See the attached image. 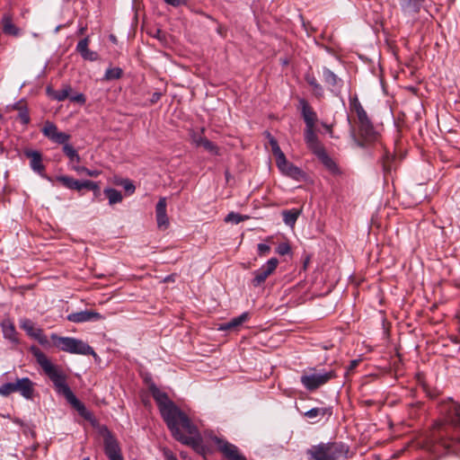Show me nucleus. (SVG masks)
Returning <instances> with one entry per match:
<instances>
[{
	"label": "nucleus",
	"mask_w": 460,
	"mask_h": 460,
	"mask_svg": "<svg viewBox=\"0 0 460 460\" xmlns=\"http://www.w3.org/2000/svg\"><path fill=\"white\" fill-rule=\"evenodd\" d=\"M349 106L357 115L360 137L367 142L375 140L376 131L373 124L356 95L349 98Z\"/></svg>",
	"instance_id": "nucleus-5"
},
{
	"label": "nucleus",
	"mask_w": 460,
	"mask_h": 460,
	"mask_svg": "<svg viewBox=\"0 0 460 460\" xmlns=\"http://www.w3.org/2000/svg\"><path fill=\"white\" fill-rule=\"evenodd\" d=\"M50 338L54 346L62 351L71 354L95 356L93 348L81 340L72 337H61L56 333H52Z\"/></svg>",
	"instance_id": "nucleus-6"
},
{
	"label": "nucleus",
	"mask_w": 460,
	"mask_h": 460,
	"mask_svg": "<svg viewBox=\"0 0 460 460\" xmlns=\"http://www.w3.org/2000/svg\"><path fill=\"white\" fill-rule=\"evenodd\" d=\"M72 89L69 85H66L61 90L58 91H50L49 88L47 89L48 93L55 100L58 102L65 101L66 98L70 96Z\"/></svg>",
	"instance_id": "nucleus-28"
},
{
	"label": "nucleus",
	"mask_w": 460,
	"mask_h": 460,
	"mask_svg": "<svg viewBox=\"0 0 460 460\" xmlns=\"http://www.w3.org/2000/svg\"><path fill=\"white\" fill-rule=\"evenodd\" d=\"M110 40L112 41V42H116V37L114 35H111L110 36Z\"/></svg>",
	"instance_id": "nucleus-52"
},
{
	"label": "nucleus",
	"mask_w": 460,
	"mask_h": 460,
	"mask_svg": "<svg viewBox=\"0 0 460 460\" xmlns=\"http://www.w3.org/2000/svg\"><path fill=\"white\" fill-rule=\"evenodd\" d=\"M277 252L280 255H286L290 252V246L287 243H281L277 248Z\"/></svg>",
	"instance_id": "nucleus-45"
},
{
	"label": "nucleus",
	"mask_w": 460,
	"mask_h": 460,
	"mask_svg": "<svg viewBox=\"0 0 460 460\" xmlns=\"http://www.w3.org/2000/svg\"><path fill=\"white\" fill-rule=\"evenodd\" d=\"M25 155L30 158V166L33 172L39 173L41 177L51 181V178L44 173L45 166L42 164L41 154L38 151L27 150Z\"/></svg>",
	"instance_id": "nucleus-14"
},
{
	"label": "nucleus",
	"mask_w": 460,
	"mask_h": 460,
	"mask_svg": "<svg viewBox=\"0 0 460 460\" xmlns=\"http://www.w3.org/2000/svg\"><path fill=\"white\" fill-rule=\"evenodd\" d=\"M266 137L269 140V144L271 146L272 154L274 155L276 160L279 158L280 156L284 155L285 154L281 151L277 140L274 137L270 135V133L266 132Z\"/></svg>",
	"instance_id": "nucleus-34"
},
{
	"label": "nucleus",
	"mask_w": 460,
	"mask_h": 460,
	"mask_svg": "<svg viewBox=\"0 0 460 460\" xmlns=\"http://www.w3.org/2000/svg\"><path fill=\"white\" fill-rule=\"evenodd\" d=\"M282 215L284 223L287 226H293L300 215V210L295 208L284 210L282 212Z\"/></svg>",
	"instance_id": "nucleus-30"
},
{
	"label": "nucleus",
	"mask_w": 460,
	"mask_h": 460,
	"mask_svg": "<svg viewBox=\"0 0 460 460\" xmlns=\"http://www.w3.org/2000/svg\"><path fill=\"white\" fill-rule=\"evenodd\" d=\"M84 28H81L80 29V33L82 34V33H84Z\"/></svg>",
	"instance_id": "nucleus-55"
},
{
	"label": "nucleus",
	"mask_w": 460,
	"mask_h": 460,
	"mask_svg": "<svg viewBox=\"0 0 460 460\" xmlns=\"http://www.w3.org/2000/svg\"><path fill=\"white\" fill-rule=\"evenodd\" d=\"M213 441L226 460H247L235 445L217 437Z\"/></svg>",
	"instance_id": "nucleus-7"
},
{
	"label": "nucleus",
	"mask_w": 460,
	"mask_h": 460,
	"mask_svg": "<svg viewBox=\"0 0 460 460\" xmlns=\"http://www.w3.org/2000/svg\"><path fill=\"white\" fill-rule=\"evenodd\" d=\"M200 146H202L205 150H207L212 155H218V147L213 142L209 141L208 138L205 141H203V144Z\"/></svg>",
	"instance_id": "nucleus-42"
},
{
	"label": "nucleus",
	"mask_w": 460,
	"mask_h": 460,
	"mask_svg": "<svg viewBox=\"0 0 460 460\" xmlns=\"http://www.w3.org/2000/svg\"><path fill=\"white\" fill-rule=\"evenodd\" d=\"M75 172H79V173H85L86 175L88 176H91V177H97L100 175L101 172L100 171H97V170H90L84 166H75L74 165L72 167Z\"/></svg>",
	"instance_id": "nucleus-39"
},
{
	"label": "nucleus",
	"mask_w": 460,
	"mask_h": 460,
	"mask_svg": "<svg viewBox=\"0 0 460 460\" xmlns=\"http://www.w3.org/2000/svg\"><path fill=\"white\" fill-rule=\"evenodd\" d=\"M276 164L279 171L288 177L300 180L304 176V172L299 167L289 163L285 155L278 158Z\"/></svg>",
	"instance_id": "nucleus-12"
},
{
	"label": "nucleus",
	"mask_w": 460,
	"mask_h": 460,
	"mask_svg": "<svg viewBox=\"0 0 460 460\" xmlns=\"http://www.w3.org/2000/svg\"><path fill=\"white\" fill-rule=\"evenodd\" d=\"M270 247L266 243L258 244V252L260 256L266 255L270 252Z\"/></svg>",
	"instance_id": "nucleus-46"
},
{
	"label": "nucleus",
	"mask_w": 460,
	"mask_h": 460,
	"mask_svg": "<svg viewBox=\"0 0 460 460\" xmlns=\"http://www.w3.org/2000/svg\"><path fill=\"white\" fill-rule=\"evenodd\" d=\"M0 325L4 338L12 343H18L17 332L13 323L10 319H5L1 323Z\"/></svg>",
	"instance_id": "nucleus-22"
},
{
	"label": "nucleus",
	"mask_w": 460,
	"mask_h": 460,
	"mask_svg": "<svg viewBox=\"0 0 460 460\" xmlns=\"http://www.w3.org/2000/svg\"><path fill=\"white\" fill-rule=\"evenodd\" d=\"M302 116L307 128H314V124L317 119L316 113L309 106L308 102L305 99L299 101Z\"/></svg>",
	"instance_id": "nucleus-17"
},
{
	"label": "nucleus",
	"mask_w": 460,
	"mask_h": 460,
	"mask_svg": "<svg viewBox=\"0 0 460 460\" xmlns=\"http://www.w3.org/2000/svg\"><path fill=\"white\" fill-rule=\"evenodd\" d=\"M70 100L75 102H78L80 104H84L85 102V97L83 93H77L75 95L69 96Z\"/></svg>",
	"instance_id": "nucleus-47"
},
{
	"label": "nucleus",
	"mask_w": 460,
	"mask_h": 460,
	"mask_svg": "<svg viewBox=\"0 0 460 460\" xmlns=\"http://www.w3.org/2000/svg\"><path fill=\"white\" fill-rule=\"evenodd\" d=\"M149 391L173 438L184 445L190 446L198 452L202 450L201 437L188 416L169 399L166 393L161 391L155 385L152 384Z\"/></svg>",
	"instance_id": "nucleus-1"
},
{
	"label": "nucleus",
	"mask_w": 460,
	"mask_h": 460,
	"mask_svg": "<svg viewBox=\"0 0 460 460\" xmlns=\"http://www.w3.org/2000/svg\"><path fill=\"white\" fill-rule=\"evenodd\" d=\"M279 261L276 258L270 259L265 264H263L259 270L253 272L254 278L252 279V285L254 287L261 286L267 278L273 273L278 266Z\"/></svg>",
	"instance_id": "nucleus-11"
},
{
	"label": "nucleus",
	"mask_w": 460,
	"mask_h": 460,
	"mask_svg": "<svg viewBox=\"0 0 460 460\" xmlns=\"http://www.w3.org/2000/svg\"><path fill=\"white\" fill-rule=\"evenodd\" d=\"M156 221L159 228H166L169 225L167 214H157Z\"/></svg>",
	"instance_id": "nucleus-43"
},
{
	"label": "nucleus",
	"mask_w": 460,
	"mask_h": 460,
	"mask_svg": "<svg viewBox=\"0 0 460 460\" xmlns=\"http://www.w3.org/2000/svg\"><path fill=\"white\" fill-rule=\"evenodd\" d=\"M31 352L41 367L45 374L54 384L58 394H62L66 401L84 418H87L88 411L85 406L76 398L66 382V376L58 367L51 363L47 356L36 346H31Z\"/></svg>",
	"instance_id": "nucleus-2"
},
{
	"label": "nucleus",
	"mask_w": 460,
	"mask_h": 460,
	"mask_svg": "<svg viewBox=\"0 0 460 460\" xmlns=\"http://www.w3.org/2000/svg\"><path fill=\"white\" fill-rule=\"evenodd\" d=\"M82 189L91 190H93L95 193H97L100 190L99 184L89 180L81 181L80 190Z\"/></svg>",
	"instance_id": "nucleus-40"
},
{
	"label": "nucleus",
	"mask_w": 460,
	"mask_h": 460,
	"mask_svg": "<svg viewBox=\"0 0 460 460\" xmlns=\"http://www.w3.org/2000/svg\"><path fill=\"white\" fill-rule=\"evenodd\" d=\"M247 218H248L247 216H242V215H240L238 213H235V212H230L225 217V222L237 225L240 222H243V221H244Z\"/></svg>",
	"instance_id": "nucleus-36"
},
{
	"label": "nucleus",
	"mask_w": 460,
	"mask_h": 460,
	"mask_svg": "<svg viewBox=\"0 0 460 460\" xmlns=\"http://www.w3.org/2000/svg\"><path fill=\"white\" fill-rule=\"evenodd\" d=\"M123 187L127 191L134 192L135 190L134 184L129 181H126L123 184Z\"/></svg>",
	"instance_id": "nucleus-49"
},
{
	"label": "nucleus",
	"mask_w": 460,
	"mask_h": 460,
	"mask_svg": "<svg viewBox=\"0 0 460 460\" xmlns=\"http://www.w3.org/2000/svg\"><path fill=\"white\" fill-rule=\"evenodd\" d=\"M163 455L165 460H177L173 453L168 448L163 449Z\"/></svg>",
	"instance_id": "nucleus-48"
},
{
	"label": "nucleus",
	"mask_w": 460,
	"mask_h": 460,
	"mask_svg": "<svg viewBox=\"0 0 460 460\" xmlns=\"http://www.w3.org/2000/svg\"><path fill=\"white\" fill-rule=\"evenodd\" d=\"M181 456L183 459H185V458H186V455H185V453H184V452H181Z\"/></svg>",
	"instance_id": "nucleus-54"
},
{
	"label": "nucleus",
	"mask_w": 460,
	"mask_h": 460,
	"mask_svg": "<svg viewBox=\"0 0 460 460\" xmlns=\"http://www.w3.org/2000/svg\"><path fill=\"white\" fill-rule=\"evenodd\" d=\"M56 180L67 189L80 191L81 181L75 180L74 178L66 175L58 176Z\"/></svg>",
	"instance_id": "nucleus-27"
},
{
	"label": "nucleus",
	"mask_w": 460,
	"mask_h": 460,
	"mask_svg": "<svg viewBox=\"0 0 460 460\" xmlns=\"http://www.w3.org/2000/svg\"><path fill=\"white\" fill-rule=\"evenodd\" d=\"M12 108L13 110L18 111V112H19L18 116L22 124L27 125L30 122L29 111H28L26 103L22 100L15 102L12 106Z\"/></svg>",
	"instance_id": "nucleus-26"
},
{
	"label": "nucleus",
	"mask_w": 460,
	"mask_h": 460,
	"mask_svg": "<svg viewBox=\"0 0 460 460\" xmlns=\"http://www.w3.org/2000/svg\"><path fill=\"white\" fill-rule=\"evenodd\" d=\"M103 317L94 311H81L67 315V320L73 323H84L89 321L102 320Z\"/></svg>",
	"instance_id": "nucleus-15"
},
{
	"label": "nucleus",
	"mask_w": 460,
	"mask_h": 460,
	"mask_svg": "<svg viewBox=\"0 0 460 460\" xmlns=\"http://www.w3.org/2000/svg\"><path fill=\"white\" fill-rule=\"evenodd\" d=\"M1 23L4 33L12 36H18L20 34V29L13 24L11 14L4 13L2 17Z\"/></svg>",
	"instance_id": "nucleus-24"
},
{
	"label": "nucleus",
	"mask_w": 460,
	"mask_h": 460,
	"mask_svg": "<svg viewBox=\"0 0 460 460\" xmlns=\"http://www.w3.org/2000/svg\"><path fill=\"white\" fill-rule=\"evenodd\" d=\"M323 78L332 92H339L341 87V80L329 68H323Z\"/></svg>",
	"instance_id": "nucleus-21"
},
{
	"label": "nucleus",
	"mask_w": 460,
	"mask_h": 460,
	"mask_svg": "<svg viewBox=\"0 0 460 460\" xmlns=\"http://www.w3.org/2000/svg\"><path fill=\"white\" fill-rule=\"evenodd\" d=\"M447 420L455 429L451 440L460 443V405L453 402L450 406Z\"/></svg>",
	"instance_id": "nucleus-13"
},
{
	"label": "nucleus",
	"mask_w": 460,
	"mask_h": 460,
	"mask_svg": "<svg viewBox=\"0 0 460 460\" xmlns=\"http://www.w3.org/2000/svg\"><path fill=\"white\" fill-rule=\"evenodd\" d=\"M425 0H399L402 11L406 15H413L420 12Z\"/></svg>",
	"instance_id": "nucleus-20"
},
{
	"label": "nucleus",
	"mask_w": 460,
	"mask_h": 460,
	"mask_svg": "<svg viewBox=\"0 0 460 460\" xmlns=\"http://www.w3.org/2000/svg\"><path fill=\"white\" fill-rule=\"evenodd\" d=\"M104 452L109 460H124L118 440L109 430L104 434Z\"/></svg>",
	"instance_id": "nucleus-9"
},
{
	"label": "nucleus",
	"mask_w": 460,
	"mask_h": 460,
	"mask_svg": "<svg viewBox=\"0 0 460 460\" xmlns=\"http://www.w3.org/2000/svg\"><path fill=\"white\" fill-rule=\"evenodd\" d=\"M63 152L69 158L71 164H78L80 162V155L72 145H65Z\"/></svg>",
	"instance_id": "nucleus-33"
},
{
	"label": "nucleus",
	"mask_w": 460,
	"mask_h": 460,
	"mask_svg": "<svg viewBox=\"0 0 460 460\" xmlns=\"http://www.w3.org/2000/svg\"><path fill=\"white\" fill-rule=\"evenodd\" d=\"M356 365H357V361L356 360L352 361L351 362V368L356 367Z\"/></svg>",
	"instance_id": "nucleus-53"
},
{
	"label": "nucleus",
	"mask_w": 460,
	"mask_h": 460,
	"mask_svg": "<svg viewBox=\"0 0 460 460\" xmlns=\"http://www.w3.org/2000/svg\"><path fill=\"white\" fill-rule=\"evenodd\" d=\"M323 164L332 172H337L339 171L335 162L328 155L324 148L315 154Z\"/></svg>",
	"instance_id": "nucleus-25"
},
{
	"label": "nucleus",
	"mask_w": 460,
	"mask_h": 460,
	"mask_svg": "<svg viewBox=\"0 0 460 460\" xmlns=\"http://www.w3.org/2000/svg\"><path fill=\"white\" fill-rule=\"evenodd\" d=\"M167 4H170L172 6H179L182 4V0H164Z\"/></svg>",
	"instance_id": "nucleus-50"
},
{
	"label": "nucleus",
	"mask_w": 460,
	"mask_h": 460,
	"mask_svg": "<svg viewBox=\"0 0 460 460\" xmlns=\"http://www.w3.org/2000/svg\"><path fill=\"white\" fill-rule=\"evenodd\" d=\"M332 408H313L305 412V416L309 419H314L316 417H323L325 415H332Z\"/></svg>",
	"instance_id": "nucleus-32"
},
{
	"label": "nucleus",
	"mask_w": 460,
	"mask_h": 460,
	"mask_svg": "<svg viewBox=\"0 0 460 460\" xmlns=\"http://www.w3.org/2000/svg\"><path fill=\"white\" fill-rule=\"evenodd\" d=\"M20 327L32 339L36 340L41 345L49 343L47 336L43 333L42 329L37 327L35 323L27 318L20 321Z\"/></svg>",
	"instance_id": "nucleus-10"
},
{
	"label": "nucleus",
	"mask_w": 460,
	"mask_h": 460,
	"mask_svg": "<svg viewBox=\"0 0 460 460\" xmlns=\"http://www.w3.org/2000/svg\"><path fill=\"white\" fill-rule=\"evenodd\" d=\"M161 98V93H153V96H152V99H151V102L154 103V102H156L157 101H159Z\"/></svg>",
	"instance_id": "nucleus-51"
},
{
	"label": "nucleus",
	"mask_w": 460,
	"mask_h": 460,
	"mask_svg": "<svg viewBox=\"0 0 460 460\" xmlns=\"http://www.w3.org/2000/svg\"><path fill=\"white\" fill-rule=\"evenodd\" d=\"M89 38L85 37L81 40L76 45V51L81 55V57L89 61H95L98 59L99 56L97 52L92 51L89 49Z\"/></svg>",
	"instance_id": "nucleus-19"
},
{
	"label": "nucleus",
	"mask_w": 460,
	"mask_h": 460,
	"mask_svg": "<svg viewBox=\"0 0 460 460\" xmlns=\"http://www.w3.org/2000/svg\"><path fill=\"white\" fill-rule=\"evenodd\" d=\"M394 161V156L391 154H385L383 156V169L385 173L391 172L393 170V162Z\"/></svg>",
	"instance_id": "nucleus-35"
},
{
	"label": "nucleus",
	"mask_w": 460,
	"mask_h": 460,
	"mask_svg": "<svg viewBox=\"0 0 460 460\" xmlns=\"http://www.w3.org/2000/svg\"><path fill=\"white\" fill-rule=\"evenodd\" d=\"M305 81L307 84L312 87L313 92L314 95L318 98L323 97V86L317 82L316 78L313 75H305Z\"/></svg>",
	"instance_id": "nucleus-29"
},
{
	"label": "nucleus",
	"mask_w": 460,
	"mask_h": 460,
	"mask_svg": "<svg viewBox=\"0 0 460 460\" xmlns=\"http://www.w3.org/2000/svg\"><path fill=\"white\" fill-rule=\"evenodd\" d=\"M103 192L108 198L110 205L119 203L122 200V194L118 190L106 188Z\"/></svg>",
	"instance_id": "nucleus-31"
},
{
	"label": "nucleus",
	"mask_w": 460,
	"mask_h": 460,
	"mask_svg": "<svg viewBox=\"0 0 460 460\" xmlns=\"http://www.w3.org/2000/svg\"><path fill=\"white\" fill-rule=\"evenodd\" d=\"M122 75V69L119 67H110L105 72L106 80L119 79Z\"/></svg>",
	"instance_id": "nucleus-37"
},
{
	"label": "nucleus",
	"mask_w": 460,
	"mask_h": 460,
	"mask_svg": "<svg viewBox=\"0 0 460 460\" xmlns=\"http://www.w3.org/2000/svg\"><path fill=\"white\" fill-rule=\"evenodd\" d=\"M337 377L334 369L305 368L300 377L303 386L308 391H314Z\"/></svg>",
	"instance_id": "nucleus-4"
},
{
	"label": "nucleus",
	"mask_w": 460,
	"mask_h": 460,
	"mask_svg": "<svg viewBox=\"0 0 460 460\" xmlns=\"http://www.w3.org/2000/svg\"><path fill=\"white\" fill-rule=\"evenodd\" d=\"M83 460H90V459L88 457H86V458H84Z\"/></svg>",
	"instance_id": "nucleus-56"
},
{
	"label": "nucleus",
	"mask_w": 460,
	"mask_h": 460,
	"mask_svg": "<svg viewBox=\"0 0 460 460\" xmlns=\"http://www.w3.org/2000/svg\"><path fill=\"white\" fill-rule=\"evenodd\" d=\"M305 141L310 150L315 155L324 147L318 140L316 134L314 133V128H305Z\"/></svg>",
	"instance_id": "nucleus-18"
},
{
	"label": "nucleus",
	"mask_w": 460,
	"mask_h": 460,
	"mask_svg": "<svg viewBox=\"0 0 460 460\" xmlns=\"http://www.w3.org/2000/svg\"><path fill=\"white\" fill-rule=\"evenodd\" d=\"M166 199L165 198H160L156 207H155V213L157 214H166Z\"/></svg>",
	"instance_id": "nucleus-44"
},
{
	"label": "nucleus",
	"mask_w": 460,
	"mask_h": 460,
	"mask_svg": "<svg viewBox=\"0 0 460 460\" xmlns=\"http://www.w3.org/2000/svg\"><path fill=\"white\" fill-rule=\"evenodd\" d=\"M43 135L54 143L63 145H69L70 135L58 131V127L50 121H47L42 128Z\"/></svg>",
	"instance_id": "nucleus-8"
},
{
	"label": "nucleus",
	"mask_w": 460,
	"mask_h": 460,
	"mask_svg": "<svg viewBox=\"0 0 460 460\" xmlns=\"http://www.w3.org/2000/svg\"><path fill=\"white\" fill-rule=\"evenodd\" d=\"M348 453L349 447L342 442L320 443L306 451L311 460H344Z\"/></svg>",
	"instance_id": "nucleus-3"
},
{
	"label": "nucleus",
	"mask_w": 460,
	"mask_h": 460,
	"mask_svg": "<svg viewBox=\"0 0 460 460\" xmlns=\"http://www.w3.org/2000/svg\"><path fill=\"white\" fill-rule=\"evenodd\" d=\"M204 129L202 128L200 132H192L190 135L192 143L196 146H200L207 138L203 137Z\"/></svg>",
	"instance_id": "nucleus-41"
},
{
	"label": "nucleus",
	"mask_w": 460,
	"mask_h": 460,
	"mask_svg": "<svg viewBox=\"0 0 460 460\" xmlns=\"http://www.w3.org/2000/svg\"><path fill=\"white\" fill-rule=\"evenodd\" d=\"M16 392H19L25 399L31 400L33 396V383L28 378L17 379L15 382Z\"/></svg>",
	"instance_id": "nucleus-16"
},
{
	"label": "nucleus",
	"mask_w": 460,
	"mask_h": 460,
	"mask_svg": "<svg viewBox=\"0 0 460 460\" xmlns=\"http://www.w3.org/2000/svg\"><path fill=\"white\" fill-rule=\"evenodd\" d=\"M249 314L243 313L241 315L234 317L228 321L227 323H222L219 325V331H234L236 330L240 325H242L245 321L248 320Z\"/></svg>",
	"instance_id": "nucleus-23"
},
{
	"label": "nucleus",
	"mask_w": 460,
	"mask_h": 460,
	"mask_svg": "<svg viewBox=\"0 0 460 460\" xmlns=\"http://www.w3.org/2000/svg\"><path fill=\"white\" fill-rule=\"evenodd\" d=\"M14 392H16L15 382L5 383L0 386V394L3 396H8Z\"/></svg>",
	"instance_id": "nucleus-38"
}]
</instances>
